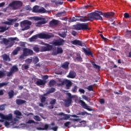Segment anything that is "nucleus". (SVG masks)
<instances>
[{"label": "nucleus", "instance_id": "obj_51", "mask_svg": "<svg viewBox=\"0 0 131 131\" xmlns=\"http://www.w3.org/2000/svg\"><path fill=\"white\" fill-rule=\"evenodd\" d=\"M12 42H10L8 43V48H12V46H14V43H15V42L11 41Z\"/></svg>", "mask_w": 131, "mask_h": 131}, {"label": "nucleus", "instance_id": "obj_62", "mask_svg": "<svg viewBox=\"0 0 131 131\" xmlns=\"http://www.w3.org/2000/svg\"><path fill=\"white\" fill-rule=\"evenodd\" d=\"M79 92H80L81 94H84V93H85V91H84V90L82 89H79Z\"/></svg>", "mask_w": 131, "mask_h": 131}, {"label": "nucleus", "instance_id": "obj_31", "mask_svg": "<svg viewBox=\"0 0 131 131\" xmlns=\"http://www.w3.org/2000/svg\"><path fill=\"white\" fill-rule=\"evenodd\" d=\"M39 11V7L38 6H35L33 8V12L34 13H38Z\"/></svg>", "mask_w": 131, "mask_h": 131}, {"label": "nucleus", "instance_id": "obj_41", "mask_svg": "<svg viewBox=\"0 0 131 131\" xmlns=\"http://www.w3.org/2000/svg\"><path fill=\"white\" fill-rule=\"evenodd\" d=\"M65 13H66V11H63L61 12L58 13L57 14H56V16L57 17H62V16H64V15H63V14H65Z\"/></svg>", "mask_w": 131, "mask_h": 131}, {"label": "nucleus", "instance_id": "obj_23", "mask_svg": "<svg viewBox=\"0 0 131 131\" xmlns=\"http://www.w3.org/2000/svg\"><path fill=\"white\" fill-rule=\"evenodd\" d=\"M16 104L17 105H23V104H25L26 103V101L21 99H17L15 101Z\"/></svg>", "mask_w": 131, "mask_h": 131}, {"label": "nucleus", "instance_id": "obj_37", "mask_svg": "<svg viewBox=\"0 0 131 131\" xmlns=\"http://www.w3.org/2000/svg\"><path fill=\"white\" fill-rule=\"evenodd\" d=\"M58 35L60 36V37H62V38H65V37L67 35L66 32H62L61 33H58Z\"/></svg>", "mask_w": 131, "mask_h": 131}, {"label": "nucleus", "instance_id": "obj_18", "mask_svg": "<svg viewBox=\"0 0 131 131\" xmlns=\"http://www.w3.org/2000/svg\"><path fill=\"white\" fill-rule=\"evenodd\" d=\"M47 83V81L41 80L40 79H38V80L36 82V84H37L38 86L40 85H45Z\"/></svg>", "mask_w": 131, "mask_h": 131}, {"label": "nucleus", "instance_id": "obj_4", "mask_svg": "<svg viewBox=\"0 0 131 131\" xmlns=\"http://www.w3.org/2000/svg\"><path fill=\"white\" fill-rule=\"evenodd\" d=\"M22 6L23 3L20 1H13L9 4L8 7L13 11H16V10H19Z\"/></svg>", "mask_w": 131, "mask_h": 131}, {"label": "nucleus", "instance_id": "obj_21", "mask_svg": "<svg viewBox=\"0 0 131 131\" xmlns=\"http://www.w3.org/2000/svg\"><path fill=\"white\" fill-rule=\"evenodd\" d=\"M51 3H52V4H55L56 6H62V5L64 4V2L60 0L58 1L57 0H51Z\"/></svg>", "mask_w": 131, "mask_h": 131}, {"label": "nucleus", "instance_id": "obj_28", "mask_svg": "<svg viewBox=\"0 0 131 131\" xmlns=\"http://www.w3.org/2000/svg\"><path fill=\"white\" fill-rule=\"evenodd\" d=\"M55 91H56V89L51 88L48 90L47 93L43 95L47 96V95H49V94H52V93H55Z\"/></svg>", "mask_w": 131, "mask_h": 131}, {"label": "nucleus", "instance_id": "obj_58", "mask_svg": "<svg viewBox=\"0 0 131 131\" xmlns=\"http://www.w3.org/2000/svg\"><path fill=\"white\" fill-rule=\"evenodd\" d=\"M4 125L6 126V127H8L10 125V122L6 121L4 123Z\"/></svg>", "mask_w": 131, "mask_h": 131}, {"label": "nucleus", "instance_id": "obj_63", "mask_svg": "<svg viewBox=\"0 0 131 131\" xmlns=\"http://www.w3.org/2000/svg\"><path fill=\"white\" fill-rule=\"evenodd\" d=\"M42 78H43V79L44 80H47V79H48V78H49V76H48V75H44L43 76V77H42Z\"/></svg>", "mask_w": 131, "mask_h": 131}, {"label": "nucleus", "instance_id": "obj_53", "mask_svg": "<svg viewBox=\"0 0 131 131\" xmlns=\"http://www.w3.org/2000/svg\"><path fill=\"white\" fill-rule=\"evenodd\" d=\"M82 99H84V100H85V101H87L88 102H90V101H89V97H88V96L85 95H82Z\"/></svg>", "mask_w": 131, "mask_h": 131}, {"label": "nucleus", "instance_id": "obj_26", "mask_svg": "<svg viewBox=\"0 0 131 131\" xmlns=\"http://www.w3.org/2000/svg\"><path fill=\"white\" fill-rule=\"evenodd\" d=\"M9 29H10V27L0 26V32H5V31H7V30H9Z\"/></svg>", "mask_w": 131, "mask_h": 131}, {"label": "nucleus", "instance_id": "obj_8", "mask_svg": "<svg viewBox=\"0 0 131 131\" xmlns=\"http://www.w3.org/2000/svg\"><path fill=\"white\" fill-rule=\"evenodd\" d=\"M20 24L25 26V27L22 29L23 31H25V30H28V29H30V25H31L32 23L28 20H25L21 21Z\"/></svg>", "mask_w": 131, "mask_h": 131}, {"label": "nucleus", "instance_id": "obj_6", "mask_svg": "<svg viewBox=\"0 0 131 131\" xmlns=\"http://www.w3.org/2000/svg\"><path fill=\"white\" fill-rule=\"evenodd\" d=\"M76 30H91L89 28L88 23L78 24L75 26Z\"/></svg>", "mask_w": 131, "mask_h": 131}, {"label": "nucleus", "instance_id": "obj_32", "mask_svg": "<svg viewBox=\"0 0 131 131\" xmlns=\"http://www.w3.org/2000/svg\"><path fill=\"white\" fill-rule=\"evenodd\" d=\"M8 94L9 99H12L14 97V90H11Z\"/></svg>", "mask_w": 131, "mask_h": 131}, {"label": "nucleus", "instance_id": "obj_34", "mask_svg": "<svg viewBox=\"0 0 131 131\" xmlns=\"http://www.w3.org/2000/svg\"><path fill=\"white\" fill-rule=\"evenodd\" d=\"M85 114L86 115H92V114L86 112H80L77 115H82V116H84V115H85Z\"/></svg>", "mask_w": 131, "mask_h": 131}, {"label": "nucleus", "instance_id": "obj_48", "mask_svg": "<svg viewBox=\"0 0 131 131\" xmlns=\"http://www.w3.org/2000/svg\"><path fill=\"white\" fill-rule=\"evenodd\" d=\"M33 50L34 51V52H36V53H38L39 52V48L37 47H33Z\"/></svg>", "mask_w": 131, "mask_h": 131}, {"label": "nucleus", "instance_id": "obj_24", "mask_svg": "<svg viewBox=\"0 0 131 131\" xmlns=\"http://www.w3.org/2000/svg\"><path fill=\"white\" fill-rule=\"evenodd\" d=\"M59 21L56 19H52L50 21L49 24L50 26H56V25H58Z\"/></svg>", "mask_w": 131, "mask_h": 131}, {"label": "nucleus", "instance_id": "obj_29", "mask_svg": "<svg viewBox=\"0 0 131 131\" xmlns=\"http://www.w3.org/2000/svg\"><path fill=\"white\" fill-rule=\"evenodd\" d=\"M91 63L93 66V68H95V69H98V70L101 69V67L97 65L94 61H91Z\"/></svg>", "mask_w": 131, "mask_h": 131}, {"label": "nucleus", "instance_id": "obj_57", "mask_svg": "<svg viewBox=\"0 0 131 131\" xmlns=\"http://www.w3.org/2000/svg\"><path fill=\"white\" fill-rule=\"evenodd\" d=\"M124 18H126V19H128V18H129V14H128V13H125L124 14Z\"/></svg>", "mask_w": 131, "mask_h": 131}, {"label": "nucleus", "instance_id": "obj_47", "mask_svg": "<svg viewBox=\"0 0 131 131\" xmlns=\"http://www.w3.org/2000/svg\"><path fill=\"white\" fill-rule=\"evenodd\" d=\"M56 101L57 100H56V99H52V100L50 102V105H55V104H56Z\"/></svg>", "mask_w": 131, "mask_h": 131}, {"label": "nucleus", "instance_id": "obj_46", "mask_svg": "<svg viewBox=\"0 0 131 131\" xmlns=\"http://www.w3.org/2000/svg\"><path fill=\"white\" fill-rule=\"evenodd\" d=\"M4 76H6V74L5 73V72L0 71V78H3Z\"/></svg>", "mask_w": 131, "mask_h": 131}, {"label": "nucleus", "instance_id": "obj_38", "mask_svg": "<svg viewBox=\"0 0 131 131\" xmlns=\"http://www.w3.org/2000/svg\"><path fill=\"white\" fill-rule=\"evenodd\" d=\"M76 59L78 61V62H82V58H81V56H80V55L78 54H77V57Z\"/></svg>", "mask_w": 131, "mask_h": 131}, {"label": "nucleus", "instance_id": "obj_35", "mask_svg": "<svg viewBox=\"0 0 131 131\" xmlns=\"http://www.w3.org/2000/svg\"><path fill=\"white\" fill-rule=\"evenodd\" d=\"M55 84H56V81H55L54 80H51L49 81V86H53V85H55Z\"/></svg>", "mask_w": 131, "mask_h": 131}, {"label": "nucleus", "instance_id": "obj_56", "mask_svg": "<svg viewBox=\"0 0 131 131\" xmlns=\"http://www.w3.org/2000/svg\"><path fill=\"white\" fill-rule=\"evenodd\" d=\"M26 63H31L32 62V57L31 58H28L26 60Z\"/></svg>", "mask_w": 131, "mask_h": 131}, {"label": "nucleus", "instance_id": "obj_59", "mask_svg": "<svg viewBox=\"0 0 131 131\" xmlns=\"http://www.w3.org/2000/svg\"><path fill=\"white\" fill-rule=\"evenodd\" d=\"M5 106H6V104H3L0 106V110L1 111L5 110Z\"/></svg>", "mask_w": 131, "mask_h": 131}, {"label": "nucleus", "instance_id": "obj_14", "mask_svg": "<svg viewBox=\"0 0 131 131\" xmlns=\"http://www.w3.org/2000/svg\"><path fill=\"white\" fill-rule=\"evenodd\" d=\"M79 102V103H81V106L84 109H86V110H88V111H93V109L90 108L91 106L88 105V104H86V103H85L84 101L81 100H80Z\"/></svg>", "mask_w": 131, "mask_h": 131}, {"label": "nucleus", "instance_id": "obj_17", "mask_svg": "<svg viewBox=\"0 0 131 131\" xmlns=\"http://www.w3.org/2000/svg\"><path fill=\"white\" fill-rule=\"evenodd\" d=\"M76 77V72L75 71L72 70L70 71V73H69V75L67 76V77H69V78H75Z\"/></svg>", "mask_w": 131, "mask_h": 131}, {"label": "nucleus", "instance_id": "obj_11", "mask_svg": "<svg viewBox=\"0 0 131 131\" xmlns=\"http://www.w3.org/2000/svg\"><path fill=\"white\" fill-rule=\"evenodd\" d=\"M17 39V37H10L9 38V39H7L6 38H3L2 39V41H1L0 42L2 44H5V46H8L9 45V42L10 41H14V40H16Z\"/></svg>", "mask_w": 131, "mask_h": 131}, {"label": "nucleus", "instance_id": "obj_45", "mask_svg": "<svg viewBox=\"0 0 131 131\" xmlns=\"http://www.w3.org/2000/svg\"><path fill=\"white\" fill-rule=\"evenodd\" d=\"M41 103H45L47 101V98L46 97L42 96L40 98Z\"/></svg>", "mask_w": 131, "mask_h": 131}, {"label": "nucleus", "instance_id": "obj_40", "mask_svg": "<svg viewBox=\"0 0 131 131\" xmlns=\"http://www.w3.org/2000/svg\"><path fill=\"white\" fill-rule=\"evenodd\" d=\"M8 84H9V82L0 83V89L3 86H6Z\"/></svg>", "mask_w": 131, "mask_h": 131}, {"label": "nucleus", "instance_id": "obj_1", "mask_svg": "<svg viewBox=\"0 0 131 131\" xmlns=\"http://www.w3.org/2000/svg\"><path fill=\"white\" fill-rule=\"evenodd\" d=\"M90 14H94L93 18H92V19H94V20H103V17H102L101 15L104 17V18H111V17H113V16H114V12L112 11L103 13L102 11H95V12H92Z\"/></svg>", "mask_w": 131, "mask_h": 131}, {"label": "nucleus", "instance_id": "obj_42", "mask_svg": "<svg viewBox=\"0 0 131 131\" xmlns=\"http://www.w3.org/2000/svg\"><path fill=\"white\" fill-rule=\"evenodd\" d=\"M47 23V21L43 19V20H41L40 21H38L37 23L38 25H42V24H46Z\"/></svg>", "mask_w": 131, "mask_h": 131}, {"label": "nucleus", "instance_id": "obj_9", "mask_svg": "<svg viewBox=\"0 0 131 131\" xmlns=\"http://www.w3.org/2000/svg\"><path fill=\"white\" fill-rule=\"evenodd\" d=\"M67 95H68L69 98L64 100V106L65 107H69V106H70L72 103V99H73V96H72L71 93H67Z\"/></svg>", "mask_w": 131, "mask_h": 131}, {"label": "nucleus", "instance_id": "obj_15", "mask_svg": "<svg viewBox=\"0 0 131 131\" xmlns=\"http://www.w3.org/2000/svg\"><path fill=\"white\" fill-rule=\"evenodd\" d=\"M82 50L86 56H91V57L92 58L94 57L93 55V53H92V51H91L90 49H86L84 48H83Z\"/></svg>", "mask_w": 131, "mask_h": 131}, {"label": "nucleus", "instance_id": "obj_25", "mask_svg": "<svg viewBox=\"0 0 131 131\" xmlns=\"http://www.w3.org/2000/svg\"><path fill=\"white\" fill-rule=\"evenodd\" d=\"M20 50H21L20 47H17L15 50H13L12 54L14 56H16V55H18V53L20 52Z\"/></svg>", "mask_w": 131, "mask_h": 131}, {"label": "nucleus", "instance_id": "obj_64", "mask_svg": "<svg viewBox=\"0 0 131 131\" xmlns=\"http://www.w3.org/2000/svg\"><path fill=\"white\" fill-rule=\"evenodd\" d=\"M52 130L57 131L58 130V126H55L52 128Z\"/></svg>", "mask_w": 131, "mask_h": 131}, {"label": "nucleus", "instance_id": "obj_20", "mask_svg": "<svg viewBox=\"0 0 131 131\" xmlns=\"http://www.w3.org/2000/svg\"><path fill=\"white\" fill-rule=\"evenodd\" d=\"M71 43L74 46H79L80 47H82V42H81L79 40H74L71 42Z\"/></svg>", "mask_w": 131, "mask_h": 131}, {"label": "nucleus", "instance_id": "obj_39", "mask_svg": "<svg viewBox=\"0 0 131 131\" xmlns=\"http://www.w3.org/2000/svg\"><path fill=\"white\" fill-rule=\"evenodd\" d=\"M33 62L34 64H36L37 63H38V62H39V59H38V57H37V56L33 58Z\"/></svg>", "mask_w": 131, "mask_h": 131}, {"label": "nucleus", "instance_id": "obj_3", "mask_svg": "<svg viewBox=\"0 0 131 131\" xmlns=\"http://www.w3.org/2000/svg\"><path fill=\"white\" fill-rule=\"evenodd\" d=\"M52 37V36L48 34H45L41 33L35 35L30 38V41H34L36 40L37 38H40L41 39H49Z\"/></svg>", "mask_w": 131, "mask_h": 131}, {"label": "nucleus", "instance_id": "obj_49", "mask_svg": "<svg viewBox=\"0 0 131 131\" xmlns=\"http://www.w3.org/2000/svg\"><path fill=\"white\" fill-rule=\"evenodd\" d=\"M34 119L36 121H40V118L38 116H35L34 117Z\"/></svg>", "mask_w": 131, "mask_h": 131}, {"label": "nucleus", "instance_id": "obj_16", "mask_svg": "<svg viewBox=\"0 0 131 131\" xmlns=\"http://www.w3.org/2000/svg\"><path fill=\"white\" fill-rule=\"evenodd\" d=\"M7 20L9 21H3L2 24H6V25H13V23L17 21V19H8Z\"/></svg>", "mask_w": 131, "mask_h": 131}, {"label": "nucleus", "instance_id": "obj_12", "mask_svg": "<svg viewBox=\"0 0 131 131\" xmlns=\"http://www.w3.org/2000/svg\"><path fill=\"white\" fill-rule=\"evenodd\" d=\"M0 117L2 119L10 121V120L13 119V115H12V114H9L8 115H5L0 113Z\"/></svg>", "mask_w": 131, "mask_h": 131}, {"label": "nucleus", "instance_id": "obj_60", "mask_svg": "<svg viewBox=\"0 0 131 131\" xmlns=\"http://www.w3.org/2000/svg\"><path fill=\"white\" fill-rule=\"evenodd\" d=\"M13 73L10 71V72L7 73V76H12L13 75Z\"/></svg>", "mask_w": 131, "mask_h": 131}, {"label": "nucleus", "instance_id": "obj_52", "mask_svg": "<svg viewBox=\"0 0 131 131\" xmlns=\"http://www.w3.org/2000/svg\"><path fill=\"white\" fill-rule=\"evenodd\" d=\"M26 123L28 124H31V123H35V122L33 120H29L28 121L26 122Z\"/></svg>", "mask_w": 131, "mask_h": 131}, {"label": "nucleus", "instance_id": "obj_13", "mask_svg": "<svg viewBox=\"0 0 131 131\" xmlns=\"http://www.w3.org/2000/svg\"><path fill=\"white\" fill-rule=\"evenodd\" d=\"M56 47H54L52 52V55H54L55 56H57L58 54L63 53V49L61 47H58L57 48V51H56Z\"/></svg>", "mask_w": 131, "mask_h": 131}, {"label": "nucleus", "instance_id": "obj_2", "mask_svg": "<svg viewBox=\"0 0 131 131\" xmlns=\"http://www.w3.org/2000/svg\"><path fill=\"white\" fill-rule=\"evenodd\" d=\"M94 14L89 13L88 14V16H79L77 18H76L75 17H70L69 22L72 23V22H76V21H80V22L91 21L92 18H94Z\"/></svg>", "mask_w": 131, "mask_h": 131}, {"label": "nucleus", "instance_id": "obj_54", "mask_svg": "<svg viewBox=\"0 0 131 131\" xmlns=\"http://www.w3.org/2000/svg\"><path fill=\"white\" fill-rule=\"evenodd\" d=\"M25 10H26V11H31L32 10L31 7H30L29 5L26 6L25 7Z\"/></svg>", "mask_w": 131, "mask_h": 131}, {"label": "nucleus", "instance_id": "obj_36", "mask_svg": "<svg viewBox=\"0 0 131 131\" xmlns=\"http://www.w3.org/2000/svg\"><path fill=\"white\" fill-rule=\"evenodd\" d=\"M63 116H64V118H63L62 119H61V120H62V119L63 120H67L69 119V118H70L71 115L64 114Z\"/></svg>", "mask_w": 131, "mask_h": 131}, {"label": "nucleus", "instance_id": "obj_19", "mask_svg": "<svg viewBox=\"0 0 131 131\" xmlns=\"http://www.w3.org/2000/svg\"><path fill=\"white\" fill-rule=\"evenodd\" d=\"M62 83L66 84L67 90H69V89H70V86L72 85V82H71V81L69 80H65L62 82Z\"/></svg>", "mask_w": 131, "mask_h": 131}, {"label": "nucleus", "instance_id": "obj_22", "mask_svg": "<svg viewBox=\"0 0 131 131\" xmlns=\"http://www.w3.org/2000/svg\"><path fill=\"white\" fill-rule=\"evenodd\" d=\"M4 61H8L10 62L11 61V58H10V55H8L7 54H4L2 56Z\"/></svg>", "mask_w": 131, "mask_h": 131}, {"label": "nucleus", "instance_id": "obj_33", "mask_svg": "<svg viewBox=\"0 0 131 131\" xmlns=\"http://www.w3.org/2000/svg\"><path fill=\"white\" fill-rule=\"evenodd\" d=\"M14 114L16 116V118H19V116H21L22 115V113H21L19 111H15L14 112Z\"/></svg>", "mask_w": 131, "mask_h": 131}, {"label": "nucleus", "instance_id": "obj_5", "mask_svg": "<svg viewBox=\"0 0 131 131\" xmlns=\"http://www.w3.org/2000/svg\"><path fill=\"white\" fill-rule=\"evenodd\" d=\"M34 53L33 50L28 48H23V54L19 56L20 60H24L26 57L32 56Z\"/></svg>", "mask_w": 131, "mask_h": 131}, {"label": "nucleus", "instance_id": "obj_30", "mask_svg": "<svg viewBox=\"0 0 131 131\" xmlns=\"http://www.w3.org/2000/svg\"><path fill=\"white\" fill-rule=\"evenodd\" d=\"M10 71L12 72L13 73H15V72H17V71H18V68L16 66H13L11 68Z\"/></svg>", "mask_w": 131, "mask_h": 131}, {"label": "nucleus", "instance_id": "obj_27", "mask_svg": "<svg viewBox=\"0 0 131 131\" xmlns=\"http://www.w3.org/2000/svg\"><path fill=\"white\" fill-rule=\"evenodd\" d=\"M61 67L64 69H69V62L66 61L61 65Z\"/></svg>", "mask_w": 131, "mask_h": 131}, {"label": "nucleus", "instance_id": "obj_50", "mask_svg": "<svg viewBox=\"0 0 131 131\" xmlns=\"http://www.w3.org/2000/svg\"><path fill=\"white\" fill-rule=\"evenodd\" d=\"M49 128V124H46L44 125V127L42 128V130H48Z\"/></svg>", "mask_w": 131, "mask_h": 131}, {"label": "nucleus", "instance_id": "obj_10", "mask_svg": "<svg viewBox=\"0 0 131 131\" xmlns=\"http://www.w3.org/2000/svg\"><path fill=\"white\" fill-rule=\"evenodd\" d=\"M64 42H65V40L60 38L58 39L54 40L52 42V45L55 47L64 46Z\"/></svg>", "mask_w": 131, "mask_h": 131}, {"label": "nucleus", "instance_id": "obj_55", "mask_svg": "<svg viewBox=\"0 0 131 131\" xmlns=\"http://www.w3.org/2000/svg\"><path fill=\"white\" fill-rule=\"evenodd\" d=\"M70 124H71V122L68 121V122L64 123V125L66 127H68V126H69V125H70Z\"/></svg>", "mask_w": 131, "mask_h": 131}, {"label": "nucleus", "instance_id": "obj_61", "mask_svg": "<svg viewBox=\"0 0 131 131\" xmlns=\"http://www.w3.org/2000/svg\"><path fill=\"white\" fill-rule=\"evenodd\" d=\"M73 92L75 93L77 91V86H74V88L72 89Z\"/></svg>", "mask_w": 131, "mask_h": 131}, {"label": "nucleus", "instance_id": "obj_43", "mask_svg": "<svg viewBox=\"0 0 131 131\" xmlns=\"http://www.w3.org/2000/svg\"><path fill=\"white\" fill-rule=\"evenodd\" d=\"M87 89L90 92H94V88L93 85H90L88 86Z\"/></svg>", "mask_w": 131, "mask_h": 131}, {"label": "nucleus", "instance_id": "obj_7", "mask_svg": "<svg viewBox=\"0 0 131 131\" xmlns=\"http://www.w3.org/2000/svg\"><path fill=\"white\" fill-rule=\"evenodd\" d=\"M41 45L45 46L41 47V52H50V51H53V49H54L53 45H50L49 43L42 42Z\"/></svg>", "mask_w": 131, "mask_h": 131}, {"label": "nucleus", "instance_id": "obj_44", "mask_svg": "<svg viewBox=\"0 0 131 131\" xmlns=\"http://www.w3.org/2000/svg\"><path fill=\"white\" fill-rule=\"evenodd\" d=\"M38 13H46V9H45L43 7L39 9V11Z\"/></svg>", "mask_w": 131, "mask_h": 131}]
</instances>
